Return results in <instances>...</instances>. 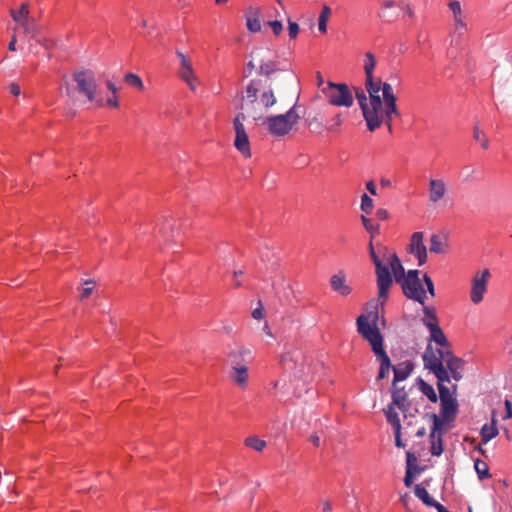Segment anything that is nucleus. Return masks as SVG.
Here are the masks:
<instances>
[{
    "mask_svg": "<svg viewBox=\"0 0 512 512\" xmlns=\"http://www.w3.org/2000/svg\"><path fill=\"white\" fill-rule=\"evenodd\" d=\"M375 67V55L372 52H366L364 58V72L369 99H367L363 90H356V98L370 131H375L382 124H386L388 130L391 132L392 116L399 115L396 106V97L390 84L383 83L380 79H374L373 73Z\"/></svg>",
    "mask_w": 512,
    "mask_h": 512,
    "instance_id": "1",
    "label": "nucleus"
},
{
    "mask_svg": "<svg viewBox=\"0 0 512 512\" xmlns=\"http://www.w3.org/2000/svg\"><path fill=\"white\" fill-rule=\"evenodd\" d=\"M361 221L365 230L370 234L368 249L371 260L375 265L378 301L380 305H384L388 299L390 287L392 286V277L389 272V267L399 276L403 274V266L395 252L383 244H374L375 237L380 233L379 224L366 215L361 216Z\"/></svg>",
    "mask_w": 512,
    "mask_h": 512,
    "instance_id": "2",
    "label": "nucleus"
},
{
    "mask_svg": "<svg viewBox=\"0 0 512 512\" xmlns=\"http://www.w3.org/2000/svg\"><path fill=\"white\" fill-rule=\"evenodd\" d=\"M378 323L379 311L377 307L361 314L356 320L358 333L369 343L379 363L377 379L381 380L386 378L390 370L393 369L394 383L403 381L410 375L413 366L409 362H403L397 366L391 365L390 358L384 349V338L380 332Z\"/></svg>",
    "mask_w": 512,
    "mask_h": 512,
    "instance_id": "3",
    "label": "nucleus"
},
{
    "mask_svg": "<svg viewBox=\"0 0 512 512\" xmlns=\"http://www.w3.org/2000/svg\"><path fill=\"white\" fill-rule=\"evenodd\" d=\"M428 332L429 341L434 342L437 347L428 344L423 355L425 367L434 373L437 380L459 381L463 376V360L453 355L450 343L440 325L429 329Z\"/></svg>",
    "mask_w": 512,
    "mask_h": 512,
    "instance_id": "4",
    "label": "nucleus"
},
{
    "mask_svg": "<svg viewBox=\"0 0 512 512\" xmlns=\"http://www.w3.org/2000/svg\"><path fill=\"white\" fill-rule=\"evenodd\" d=\"M389 272L391 277H394L395 280L401 284L404 295L422 306H424L428 298L427 293L431 298L436 296L434 283L427 273H424L421 279L418 270H409L407 274H405V270L403 269V274L397 276L389 267Z\"/></svg>",
    "mask_w": 512,
    "mask_h": 512,
    "instance_id": "5",
    "label": "nucleus"
},
{
    "mask_svg": "<svg viewBox=\"0 0 512 512\" xmlns=\"http://www.w3.org/2000/svg\"><path fill=\"white\" fill-rule=\"evenodd\" d=\"M260 83L252 80L247 85L242 96L241 110L245 115L257 120L263 112L276 103V98L271 89L259 88Z\"/></svg>",
    "mask_w": 512,
    "mask_h": 512,
    "instance_id": "6",
    "label": "nucleus"
},
{
    "mask_svg": "<svg viewBox=\"0 0 512 512\" xmlns=\"http://www.w3.org/2000/svg\"><path fill=\"white\" fill-rule=\"evenodd\" d=\"M446 381L438 380V390L440 397V412L439 414H431L432 425L435 429H446L449 430L453 427V423L456 419L458 412V404L454 397L456 385L452 386L453 391L445 385ZM448 383L450 381H447Z\"/></svg>",
    "mask_w": 512,
    "mask_h": 512,
    "instance_id": "7",
    "label": "nucleus"
},
{
    "mask_svg": "<svg viewBox=\"0 0 512 512\" xmlns=\"http://www.w3.org/2000/svg\"><path fill=\"white\" fill-rule=\"evenodd\" d=\"M250 350L244 347L234 351L229 356V380L238 388L245 390L249 386L250 369L249 363L244 357L250 355Z\"/></svg>",
    "mask_w": 512,
    "mask_h": 512,
    "instance_id": "8",
    "label": "nucleus"
},
{
    "mask_svg": "<svg viewBox=\"0 0 512 512\" xmlns=\"http://www.w3.org/2000/svg\"><path fill=\"white\" fill-rule=\"evenodd\" d=\"M299 116L294 108L288 110L285 114L269 116L262 125H264L269 133L275 137H283L287 135L298 122Z\"/></svg>",
    "mask_w": 512,
    "mask_h": 512,
    "instance_id": "9",
    "label": "nucleus"
},
{
    "mask_svg": "<svg viewBox=\"0 0 512 512\" xmlns=\"http://www.w3.org/2000/svg\"><path fill=\"white\" fill-rule=\"evenodd\" d=\"M321 91L329 104L337 107H351L353 105V95L346 84L334 83L329 81Z\"/></svg>",
    "mask_w": 512,
    "mask_h": 512,
    "instance_id": "10",
    "label": "nucleus"
},
{
    "mask_svg": "<svg viewBox=\"0 0 512 512\" xmlns=\"http://www.w3.org/2000/svg\"><path fill=\"white\" fill-rule=\"evenodd\" d=\"M76 90L84 95L89 102H93L96 96L97 83L95 74L91 70H81L73 74Z\"/></svg>",
    "mask_w": 512,
    "mask_h": 512,
    "instance_id": "11",
    "label": "nucleus"
},
{
    "mask_svg": "<svg viewBox=\"0 0 512 512\" xmlns=\"http://www.w3.org/2000/svg\"><path fill=\"white\" fill-rule=\"evenodd\" d=\"M176 55L179 60V78L187 84L190 90L195 91L198 88L200 81L193 68V61L191 57L181 51H177Z\"/></svg>",
    "mask_w": 512,
    "mask_h": 512,
    "instance_id": "12",
    "label": "nucleus"
},
{
    "mask_svg": "<svg viewBox=\"0 0 512 512\" xmlns=\"http://www.w3.org/2000/svg\"><path fill=\"white\" fill-rule=\"evenodd\" d=\"M245 117L246 116L244 113L237 114L234 118L233 125L235 130L234 146L241 153V155L247 159L251 157L252 153L250 141L243 124Z\"/></svg>",
    "mask_w": 512,
    "mask_h": 512,
    "instance_id": "13",
    "label": "nucleus"
},
{
    "mask_svg": "<svg viewBox=\"0 0 512 512\" xmlns=\"http://www.w3.org/2000/svg\"><path fill=\"white\" fill-rule=\"evenodd\" d=\"M490 277L491 274L488 269H484L475 273L472 278L470 290V300L472 303L479 304L483 301L487 292V285Z\"/></svg>",
    "mask_w": 512,
    "mask_h": 512,
    "instance_id": "14",
    "label": "nucleus"
},
{
    "mask_svg": "<svg viewBox=\"0 0 512 512\" xmlns=\"http://www.w3.org/2000/svg\"><path fill=\"white\" fill-rule=\"evenodd\" d=\"M408 250L413 254L418 264L421 266L427 261V250L424 245V234L422 232H414L410 238Z\"/></svg>",
    "mask_w": 512,
    "mask_h": 512,
    "instance_id": "15",
    "label": "nucleus"
},
{
    "mask_svg": "<svg viewBox=\"0 0 512 512\" xmlns=\"http://www.w3.org/2000/svg\"><path fill=\"white\" fill-rule=\"evenodd\" d=\"M447 192V183L444 179L430 178L428 183V200L430 203H439L445 198Z\"/></svg>",
    "mask_w": 512,
    "mask_h": 512,
    "instance_id": "16",
    "label": "nucleus"
},
{
    "mask_svg": "<svg viewBox=\"0 0 512 512\" xmlns=\"http://www.w3.org/2000/svg\"><path fill=\"white\" fill-rule=\"evenodd\" d=\"M448 7L453 15V29L454 33L463 35L467 31V24L465 21V15L462 11V7L459 1H450Z\"/></svg>",
    "mask_w": 512,
    "mask_h": 512,
    "instance_id": "17",
    "label": "nucleus"
},
{
    "mask_svg": "<svg viewBox=\"0 0 512 512\" xmlns=\"http://www.w3.org/2000/svg\"><path fill=\"white\" fill-rule=\"evenodd\" d=\"M261 9L258 6H249L244 11V18L246 20V27L251 33H258L261 31Z\"/></svg>",
    "mask_w": 512,
    "mask_h": 512,
    "instance_id": "18",
    "label": "nucleus"
},
{
    "mask_svg": "<svg viewBox=\"0 0 512 512\" xmlns=\"http://www.w3.org/2000/svg\"><path fill=\"white\" fill-rule=\"evenodd\" d=\"M330 285L334 292L341 296H348L352 292V288L347 283L345 273L339 271L330 278Z\"/></svg>",
    "mask_w": 512,
    "mask_h": 512,
    "instance_id": "19",
    "label": "nucleus"
},
{
    "mask_svg": "<svg viewBox=\"0 0 512 512\" xmlns=\"http://www.w3.org/2000/svg\"><path fill=\"white\" fill-rule=\"evenodd\" d=\"M446 429H435L432 425L430 432V452L433 456H440L443 452V440L442 436L446 432Z\"/></svg>",
    "mask_w": 512,
    "mask_h": 512,
    "instance_id": "20",
    "label": "nucleus"
},
{
    "mask_svg": "<svg viewBox=\"0 0 512 512\" xmlns=\"http://www.w3.org/2000/svg\"><path fill=\"white\" fill-rule=\"evenodd\" d=\"M421 322L427 328V330L439 325L437 311L434 306H428L426 303L424 306H422Z\"/></svg>",
    "mask_w": 512,
    "mask_h": 512,
    "instance_id": "21",
    "label": "nucleus"
},
{
    "mask_svg": "<svg viewBox=\"0 0 512 512\" xmlns=\"http://www.w3.org/2000/svg\"><path fill=\"white\" fill-rule=\"evenodd\" d=\"M448 242L444 235L434 234L430 239V251L436 254H443L447 251Z\"/></svg>",
    "mask_w": 512,
    "mask_h": 512,
    "instance_id": "22",
    "label": "nucleus"
},
{
    "mask_svg": "<svg viewBox=\"0 0 512 512\" xmlns=\"http://www.w3.org/2000/svg\"><path fill=\"white\" fill-rule=\"evenodd\" d=\"M498 428L495 418L493 417L490 423H486L482 426L480 435L481 442L483 444L488 443L491 439L498 435Z\"/></svg>",
    "mask_w": 512,
    "mask_h": 512,
    "instance_id": "23",
    "label": "nucleus"
},
{
    "mask_svg": "<svg viewBox=\"0 0 512 512\" xmlns=\"http://www.w3.org/2000/svg\"><path fill=\"white\" fill-rule=\"evenodd\" d=\"M332 16V9L328 5H323L318 17V31L321 34L327 33V24Z\"/></svg>",
    "mask_w": 512,
    "mask_h": 512,
    "instance_id": "24",
    "label": "nucleus"
},
{
    "mask_svg": "<svg viewBox=\"0 0 512 512\" xmlns=\"http://www.w3.org/2000/svg\"><path fill=\"white\" fill-rule=\"evenodd\" d=\"M414 493L426 506L434 507L435 508V505H437L439 503V502L435 501L430 496V494L427 491V489L425 487H423L422 485H420V484H417L415 486Z\"/></svg>",
    "mask_w": 512,
    "mask_h": 512,
    "instance_id": "25",
    "label": "nucleus"
},
{
    "mask_svg": "<svg viewBox=\"0 0 512 512\" xmlns=\"http://www.w3.org/2000/svg\"><path fill=\"white\" fill-rule=\"evenodd\" d=\"M385 416L387 422L392 426L393 430H401L400 419L393 405H389L387 407L385 410Z\"/></svg>",
    "mask_w": 512,
    "mask_h": 512,
    "instance_id": "26",
    "label": "nucleus"
},
{
    "mask_svg": "<svg viewBox=\"0 0 512 512\" xmlns=\"http://www.w3.org/2000/svg\"><path fill=\"white\" fill-rule=\"evenodd\" d=\"M474 468L480 480H484L491 477L489 473L488 464L485 461H482L480 459L475 460Z\"/></svg>",
    "mask_w": 512,
    "mask_h": 512,
    "instance_id": "27",
    "label": "nucleus"
},
{
    "mask_svg": "<svg viewBox=\"0 0 512 512\" xmlns=\"http://www.w3.org/2000/svg\"><path fill=\"white\" fill-rule=\"evenodd\" d=\"M11 16L15 22L20 24L29 18V8L27 4H22L18 10H11Z\"/></svg>",
    "mask_w": 512,
    "mask_h": 512,
    "instance_id": "28",
    "label": "nucleus"
},
{
    "mask_svg": "<svg viewBox=\"0 0 512 512\" xmlns=\"http://www.w3.org/2000/svg\"><path fill=\"white\" fill-rule=\"evenodd\" d=\"M124 81L127 85L134 87L140 91L144 90V83L142 79L134 74V73H128L124 77Z\"/></svg>",
    "mask_w": 512,
    "mask_h": 512,
    "instance_id": "29",
    "label": "nucleus"
},
{
    "mask_svg": "<svg viewBox=\"0 0 512 512\" xmlns=\"http://www.w3.org/2000/svg\"><path fill=\"white\" fill-rule=\"evenodd\" d=\"M361 211L365 215H369L372 213L374 208V201L371 197H369L367 194H363L361 196V205H360Z\"/></svg>",
    "mask_w": 512,
    "mask_h": 512,
    "instance_id": "30",
    "label": "nucleus"
},
{
    "mask_svg": "<svg viewBox=\"0 0 512 512\" xmlns=\"http://www.w3.org/2000/svg\"><path fill=\"white\" fill-rule=\"evenodd\" d=\"M245 444L246 446L254 449L255 451H262L266 446V442L264 440L255 436L248 437L245 440Z\"/></svg>",
    "mask_w": 512,
    "mask_h": 512,
    "instance_id": "31",
    "label": "nucleus"
},
{
    "mask_svg": "<svg viewBox=\"0 0 512 512\" xmlns=\"http://www.w3.org/2000/svg\"><path fill=\"white\" fill-rule=\"evenodd\" d=\"M19 26L23 28L25 33L30 34L31 36H35L38 30L36 22L30 17L21 22Z\"/></svg>",
    "mask_w": 512,
    "mask_h": 512,
    "instance_id": "32",
    "label": "nucleus"
},
{
    "mask_svg": "<svg viewBox=\"0 0 512 512\" xmlns=\"http://www.w3.org/2000/svg\"><path fill=\"white\" fill-rule=\"evenodd\" d=\"M420 390L431 402L437 401V394L432 385L421 381Z\"/></svg>",
    "mask_w": 512,
    "mask_h": 512,
    "instance_id": "33",
    "label": "nucleus"
},
{
    "mask_svg": "<svg viewBox=\"0 0 512 512\" xmlns=\"http://www.w3.org/2000/svg\"><path fill=\"white\" fill-rule=\"evenodd\" d=\"M474 139L481 145L483 149L489 148V139L487 138L484 131H482L478 126L474 128Z\"/></svg>",
    "mask_w": 512,
    "mask_h": 512,
    "instance_id": "34",
    "label": "nucleus"
},
{
    "mask_svg": "<svg viewBox=\"0 0 512 512\" xmlns=\"http://www.w3.org/2000/svg\"><path fill=\"white\" fill-rule=\"evenodd\" d=\"M406 403V397L404 393L401 391H393L392 393V403L390 405H393L394 407L397 406L399 409L403 410Z\"/></svg>",
    "mask_w": 512,
    "mask_h": 512,
    "instance_id": "35",
    "label": "nucleus"
},
{
    "mask_svg": "<svg viewBox=\"0 0 512 512\" xmlns=\"http://www.w3.org/2000/svg\"><path fill=\"white\" fill-rule=\"evenodd\" d=\"M300 28L296 22L288 21V34L291 39H296L299 34Z\"/></svg>",
    "mask_w": 512,
    "mask_h": 512,
    "instance_id": "36",
    "label": "nucleus"
},
{
    "mask_svg": "<svg viewBox=\"0 0 512 512\" xmlns=\"http://www.w3.org/2000/svg\"><path fill=\"white\" fill-rule=\"evenodd\" d=\"M84 285L85 286L82 288L81 294H80L81 299L88 298L94 289V283L92 281H86L84 283Z\"/></svg>",
    "mask_w": 512,
    "mask_h": 512,
    "instance_id": "37",
    "label": "nucleus"
},
{
    "mask_svg": "<svg viewBox=\"0 0 512 512\" xmlns=\"http://www.w3.org/2000/svg\"><path fill=\"white\" fill-rule=\"evenodd\" d=\"M267 24L271 28V30L275 36L280 35L281 32L283 31V25L278 20L268 21Z\"/></svg>",
    "mask_w": 512,
    "mask_h": 512,
    "instance_id": "38",
    "label": "nucleus"
},
{
    "mask_svg": "<svg viewBox=\"0 0 512 512\" xmlns=\"http://www.w3.org/2000/svg\"><path fill=\"white\" fill-rule=\"evenodd\" d=\"M252 317L256 320H261L264 317V309L261 303L252 311Z\"/></svg>",
    "mask_w": 512,
    "mask_h": 512,
    "instance_id": "39",
    "label": "nucleus"
},
{
    "mask_svg": "<svg viewBox=\"0 0 512 512\" xmlns=\"http://www.w3.org/2000/svg\"><path fill=\"white\" fill-rule=\"evenodd\" d=\"M9 91L14 96H19L21 94V88L17 83H11L9 85Z\"/></svg>",
    "mask_w": 512,
    "mask_h": 512,
    "instance_id": "40",
    "label": "nucleus"
},
{
    "mask_svg": "<svg viewBox=\"0 0 512 512\" xmlns=\"http://www.w3.org/2000/svg\"><path fill=\"white\" fill-rule=\"evenodd\" d=\"M376 217L379 220H386L389 217V213L386 209L380 208L376 211Z\"/></svg>",
    "mask_w": 512,
    "mask_h": 512,
    "instance_id": "41",
    "label": "nucleus"
},
{
    "mask_svg": "<svg viewBox=\"0 0 512 512\" xmlns=\"http://www.w3.org/2000/svg\"><path fill=\"white\" fill-rule=\"evenodd\" d=\"M395 436V445L397 447H404L405 444L401 440V430H393Z\"/></svg>",
    "mask_w": 512,
    "mask_h": 512,
    "instance_id": "42",
    "label": "nucleus"
},
{
    "mask_svg": "<svg viewBox=\"0 0 512 512\" xmlns=\"http://www.w3.org/2000/svg\"><path fill=\"white\" fill-rule=\"evenodd\" d=\"M366 189L372 194L377 195V188L375 183L371 180L366 183Z\"/></svg>",
    "mask_w": 512,
    "mask_h": 512,
    "instance_id": "43",
    "label": "nucleus"
},
{
    "mask_svg": "<svg viewBox=\"0 0 512 512\" xmlns=\"http://www.w3.org/2000/svg\"><path fill=\"white\" fill-rule=\"evenodd\" d=\"M505 407H506V415L504 418L510 419L512 417V405L508 400L505 402Z\"/></svg>",
    "mask_w": 512,
    "mask_h": 512,
    "instance_id": "44",
    "label": "nucleus"
},
{
    "mask_svg": "<svg viewBox=\"0 0 512 512\" xmlns=\"http://www.w3.org/2000/svg\"><path fill=\"white\" fill-rule=\"evenodd\" d=\"M107 105L109 107L117 108L119 106L116 96L107 99Z\"/></svg>",
    "mask_w": 512,
    "mask_h": 512,
    "instance_id": "45",
    "label": "nucleus"
},
{
    "mask_svg": "<svg viewBox=\"0 0 512 512\" xmlns=\"http://www.w3.org/2000/svg\"><path fill=\"white\" fill-rule=\"evenodd\" d=\"M309 441L313 443L316 447H319L321 444V439L318 435L314 434L309 437Z\"/></svg>",
    "mask_w": 512,
    "mask_h": 512,
    "instance_id": "46",
    "label": "nucleus"
},
{
    "mask_svg": "<svg viewBox=\"0 0 512 512\" xmlns=\"http://www.w3.org/2000/svg\"><path fill=\"white\" fill-rule=\"evenodd\" d=\"M107 88L112 92V94L114 96H116V93H117V87L115 86V84L111 81H108L107 82Z\"/></svg>",
    "mask_w": 512,
    "mask_h": 512,
    "instance_id": "47",
    "label": "nucleus"
},
{
    "mask_svg": "<svg viewBox=\"0 0 512 512\" xmlns=\"http://www.w3.org/2000/svg\"><path fill=\"white\" fill-rule=\"evenodd\" d=\"M15 45H16V36H15V35H13V37H12L11 41H10V42H9V44H8V49H9L10 51H15V50H16V46H15Z\"/></svg>",
    "mask_w": 512,
    "mask_h": 512,
    "instance_id": "48",
    "label": "nucleus"
},
{
    "mask_svg": "<svg viewBox=\"0 0 512 512\" xmlns=\"http://www.w3.org/2000/svg\"><path fill=\"white\" fill-rule=\"evenodd\" d=\"M316 78L318 87H324V79L320 72L317 73Z\"/></svg>",
    "mask_w": 512,
    "mask_h": 512,
    "instance_id": "49",
    "label": "nucleus"
},
{
    "mask_svg": "<svg viewBox=\"0 0 512 512\" xmlns=\"http://www.w3.org/2000/svg\"><path fill=\"white\" fill-rule=\"evenodd\" d=\"M437 512H449L442 504L438 503L435 505Z\"/></svg>",
    "mask_w": 512,
    "mask_h": 512,
    "instance_id": "50",
    "label": "nucleus"
},
{
    "mask_svg": "<svg viewBox=\"0 0 512 512\" xmlns=\"http://www.w3.org/2000/svg\"><path fill=\"white\" fill-rule=\"evenodd\" d=\"M263 330H264V332H265L268 336H270V337H272V336H273V335H272V332H271V329H270V327H269V325H268V323H265V325H264V327H263Z\"/></svg>",
    "mask_w": 512,
    "mask_h": 512,
    "instance_id": "51",
    "label": "nucleus"
},
{
    "mask_svg": "<svg viewBox=\"0 0 512 512\" xmlns=\"http://www.w3.org/2000/svg\"><path fill=\"white\" fill-rule=\"evenodd\" d=\"M238 275H242V272H235L234 273V278H235L234 285H235V287H239L241 285V283L237 280Z\"/></svg>",
    "mask_w": 512,
    "mask_h": 512,
    "instance_id": "52",
    "label": "nucleus"
},
{
    "mask_svg": "<svg viewBox=\"0 0 512 512\" xmlns=\"http://www.w3.org/2000/svg\"><path fill=\"white\" fill-rule=\"evenodd\" d=\"M416 435H417L418 437H422V436H424V435H425V429H424V428L419 429V430L416 432Z\"/></svg>",
    "mask_w": 512,
    "mask_h": 512,
    "instance_id": "53",
    "label": "nucleus"
},
{
    "mask_svg": "<svg viewBox=\"0 0 512 512\" xmlns=\"http://www.w3.org/2000/svg\"><path fill=\"white\" fill-rule=\"evenodd\" d=\"M407 14L412 17L413 16V10L408 6L407 7Z\"/></svg>",
    "mask_w": 512,
    "mask_h": 512,
    "instance_id": "54",
    "label": "nucleus"
},
{
    "mask_svg": "<svg viewBox=\"0 0 512 512\" xmlns=\"http://www.w3.org/2000/svg\"><path fill=\"white\" fill-rule=\"evenodd\" d=\"M323 509H324V511H329V510H331V506H330V504H329V503H326V504L324 505V508H323Z\"/></svg>",
    "mask_w": 512,
    "mask_h": 512,
    "instance_id": "55",
    "label": "nucleus"
},
{
    "mask_svg": "<svg viewBox=\"0 0 512 512\" xmlns=\"http://www.w3.org/2000/svg\"><path fill=\"white\" fill-rule=\"evenodd\" d=\"M216 4H225L228 0H215Z\"/></svg>",
    "mask_w": 512,
    "mask_h": 512,
    "instance_id": "56",
    "label": "nucleus"
},
{
    "mask_svg": "<svg viewBox=\"0 0 512 512\" xmlns=\"http://www.w3.org/2000/svg\"><path fill=\"white\" fill-rule=\"evenodd\" d=\"M260 69H261L262 72H265L266 74L269 73V70L265 69L263 65L260 66Z\"/></svg>",
    "mask_w": 512,
    "mask_h": 512,
    "instance_id": "57",
    "label": "nucleus"
},
{
    "mask_svg": "<svg viewBox=\"0 0 512 512\" xmlns=\"http://www.w3.org/2000/svg\"><path fill=\"white\" fill-rule=\"evenodd\" d=\"M409 481H410V478L408 476L405 477V484L408 486L409 485Z\"/></svg>",
    "mask_w": 512,
    "mask_h": 512,
    "instance_id": "58",
    "label": "nucleus"
},
{
    "mask_svg": "<svg viewBox=\"0 0 512 512\" xmlns=\"http://www.w3.org/2000/svg\"><path fill=\"white\" fill-rule=\"evenodd\" d=\"M391 6H392L391 2L386 3V7H391Z\"/></svg>",
    "mask_w": 512,
    "mask_h": 512,
    "instance_id": "59",
    "label": "nucleus"
},
{
    "mask_svg": "<svg viewBox=\"0 0 512 512\" xmlns=\"http://www.w3.org/2000/svg\"><path fill=\"white\" fill-rule=\"evenodd\" d=\"M478 450H479L480 452H482V453L484 452V451H483V449H482L481 447H479V448H478Z\"/></svg>",
    "mask_w": 512,
    "mask_h": 512,
    "instance_id": "60",
    "label": "nucleus"
}]
</instances>
